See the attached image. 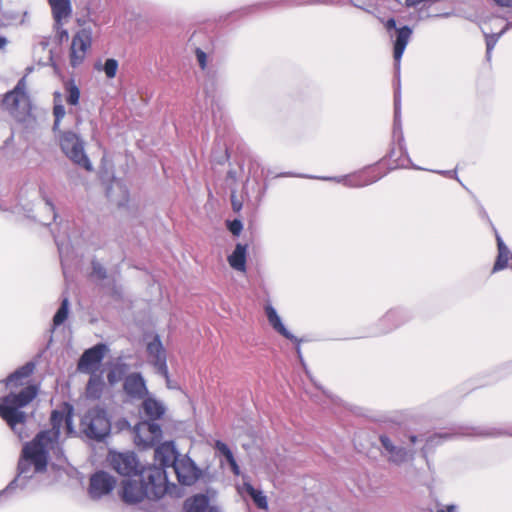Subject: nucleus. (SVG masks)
<instances>
[{
  "label": "nucleus",
  "mask_w": 512,
  "mask_h": 512,
  "mask_svg": "<svg viewBox=\"0 0 512 512\" xmlns=\"http://www.w3.org/2000/svg\"><path fill=\"white\" fill-rule=\"evenodd\" d=\"M385 28L387 30L395 29L396 28V21L394 18H389L385 23Z\"/></svg>",
  "instance_id": "obj_43"
},
{
  "label": "nucleus",
  "mask_w": 512,
  "mask_h": 512,
  "mask_svg": "<svg viewBox=\"0 0 512 512\" xmlns=\"http://www.w3.org/2000/svg\"><path fill=\"white\" fill-rule=\"evenodd\" d=\"M169 383H170V380H169V381H167V384H169ZM168 388H171V385H168Z\"/></svg>",
  "instance_id": "obj_57"
},
{
  "label": "nucleus",
  "mask_w": 512,
  "mask_h": 512,
  "mask_svg": "<svg viewBox=\"0 0 512 512\" xmlns=\"http://www.w3.org/2000/svg\"><path fill=\"white\" fill-rule=\"evenodd\" d=\"M117 426L120 430L122 429H125V428H129L130 427V424L129 422L123 418V419H120L118 422H117Z\"/></svg>",
  "instance_id": "obj_44"
},
{
  "label": "nucleus",
  "mask_w": 512,
  "mask_h": 512,
  "mask_svg": "<svg viewBox=\"0 0 512 512\" xmlns=\"http://www.w3.org/2000/svg\"><path fill=\"white\" fill-rule=\"evenodd\" d=\"M118 61L114 58H109L105 61L103 70L107 76V78L112 79L116 76L118 70Z\"/></svg>",
  "instance_id": "obj_32"
},
{
  "label": "nucleus",
  "mask_w": 512,
  "mask_h": 512,
  "mask_svg": "<svg viewBox=\"0 0 512 512\" xmlns=\"http://www.w3.org/2000/svg\"><path fill=\"white\" fill-rule=\"evenodd\" d=\"M65 107L59 103L55 104L53 108V115L55 117L54 124H53V130L56 131L60 127V122L65 116Z\"/></svg>",
  "instance_id": "obj_33"
},
{
  "label": "nucleus",
  "mask_w": 512,
  "mask_h": 512,
  "mask_svg": "<svg viewBox=\"0 0 512 512\" xmlns=\"http://www.w3.org/2000/svg\"><path fill=\"white\" fill-rule=\"evenodd\" d=\"M39 193L41 199L45 202V208L51 213V221H55L57 218V213L55 212V206L52 200L47 196L42 188H40Z\"/></svg>",
  "instance_id": "obj_34"
},
{
  "label": "nucleus",
  "mask_w": 512,
  "mask_h": 512,
  "mask_svg": "<svg viewBox=\"0 0 512 512\" xmlns=\"http://www.w3.org/2000/svg\"><path fill=\"white\" fill-rule=\"evenodd\" d=\"M128 370V365L125 363H115L107 374V380L110 385L118 383L123 374Z\"/></svg>",
  "instance_id": "obj_28"
},
{
  "label": "nucleus",
  "mask_w": 512,
  "mask_h": 512,
  "mask_svg": "<svg viewBox=\"0 0 512 512\" xmlns=\"http://www.w3.org/2000/svg\"><path fill=\"white\" fill-rule=\"evenodd\" d=\"M412 35V29L403 26L397 30V37L394 43V60H395V91H394V128H400V112H401V85H400V61L405 48Z\"/></svg>",
  "instance_id": "obj_7"
},
{
  "label": "nucleus",
  "mask_w": 512,
  "mask_h": 512,
  "mask_svg": "<svg viewBox=\"0 0 512 512\" xmlns=\"http://www.w3.org/2000/svg\"><path fill=\"white\" fill-rule=\"evenodd\" d=\"M196 58H197V61L199 63V66L201 67L202 70H205L206 66H207V55L204 51H202L201 49L197 48L196 49Z\"/></svg>",
  "instance_id": "obj_39"
},
{
  "label": "nucleus",
  "mask_w": 512,
  "mask_h": 512,
  "mask_svg": "<svg viewBox=\"0 0 512 512\" xmlns=\"http://www.w3.org/2000/svg\"><path fill=\"white\" fill-rule=\"evenodd\" d=\"M236 206H238V203L233 202L234 209H236Z\"/></svg>",
  "instance_id": "obj_55"
},
{
  "label": "nucleus",
  "mask_w": 512,
  "mask_h": 512,
  "mask_svg": "<svg viewBox=\"0 0 512 512\" xmlns=\"http://www.w3.org/2000/svg\"><path fill=\"white\" fill-rule=\"evenodd\" d=\"M123 389L133 399H143L148 393L145 380L140 373H131L126 376Z\"/></svg>",
  "instance_id": "obj_17"
},
{
  "label": "nucleus",
  "mask_w": 512,
  "mask_h": 512,
  "mask_svg": "<svg viewBox=\"0 0 512 512\" xmlns=\"http://www.w3.org/2000/svg\"><path fill=\"white\" fill-rule=\"evenodd\" d=\"M104 388V382L100 375L91 374L86 386V396L89 399L97 400L101 397Z\"/></svg>",
  "instance_id": "obj_26"
},
{
  "label": "nucleus",
  "mask_w": 512,
  "mask_h": 512,
  "mask_svg": "<svg viewBox=\"0 0 512 512\" xmlns=\"http://www.w3.org/2000/svg\"><path fill=\"white\" fill-rule=\"evenodd\" d=\"M108 351L106 344L99 343L84 351L78 362V370L83 373H96L99 364Z\"/></svg>",
  "instance_id": "obj_14"
},
{
  "label": "nucleus",
  "mask_w": 512,
  "mask_h": 512,
  "mask_svg": "<svg viewBox=\"0 0 512 512\" xmlns=\"http://www.w3.org/2000/svg\"><path fill=\"white\" fill-rule=\"evenodd\" d=\"M479 214L480 216L485 219L487 222H489V224L491 225V227L494 229H496L493 225V223L491 222L486 210L481 206L480 209H479Z\"/></svg>",
  "instance_id": "obj_42"
},
{
  "label": "nucleus",
  "mask_w": 512,
  "mask_h": 512,
  "mask_svg": "<svg viewBox=\"0 0 512 512\" xmlns=\"http://www.w3.org/2000/svg\"><path fill=\"white\" fill-rule=\"evenodd\" d=\"M499 433L496 429H484L480 427H461L458 431L453 433H436L425 440V445L422 448L421 452L424 457L427 455V451L438 445L440 442L444 440L451 439L454 435H464V436H496Z\"/></svg>",
  "instance_id": "obj_10"
},
{
  "label": "nucleus",
  "mask_w": 512,
  "mask_h": 512,
  "mask_svg": "<svg viewBox=\"0 0 512 512\" xmlns=\"http://www.w3.org/2000/svg\"><path fill=\"white\" fill-rule=\"evenodd\" d=\"M55 242H56V245L58 247V251H59L60 257L62 258L63 257V252H64V245L60 244L56 238H55Z\"/></svg>",
  "instance_id": "obj_49"
},
{
  "label": "nucleus",
  "mask_w": 512,
  "mask_h": 512,
  "mask_svg": "<svg viewBox=\"0 0 512 512\" xmlns=\"http://www.w3.org/2000/svg\"><path fill=\"white\" fill-rule=\"evenodd\" d=\"M34 369V363L27 362L25 365L15 370L6 378L5 385L7 387H18L20 385H23L24 380H26L28 377L32 375Z\"/></svg>",
  "instance_id": "obj_19"
},
{
  "label": "nucleus",
  "mask_w": 512,
  "mask_h": 512,
  "mask_svg": "<svg viewBox=\"0 0 512 512\" xmlns=\"http://www.w3.org/2000/svg\"><path fill=\"white\" fill-rule=\"evenodd\" d=\"M510 24H506L505 27L496 34L484 33L486 39V57L488 60L491 58L492 50L495 47L499 38L509 29Z\"/></svg>",
  "instance_id": "obj_31"
},
{
  "label": "nucleus",
  "mask_w": 512,
  "mask_h": 512,
  "mask_svg": "<svg viewBox=\"0 0 512 512\" xmlns=\"http://www.w3.org/2000/svg\"><path fill=\"white\" fill-rule=\"evenodd\" d=\"M3 105L13 115L17 117V113H29L31 109L30 97L26 92L25 77L21 78L14 89L6 93L3 99Z\"/></svg>",
  "instance_id": "obj_9"
},
{
  "label": "nucleus",
  "mask_w": 512,
  "mask_h": 512,
  "mask_svg": "<svg viewBox=\"0 0 512 512\" xmlns=\"http://www.w3.org/2000/svg\"><path fill=\"white\" fill-rule=\"evenodd\" d=\"M91 44L92 33L90 29L83 28L73 36L70 47V64L72 67H77L83 63Z\"/></svg>",
  "instance_id": "obj_12"
},
{
  "label": "nucleus",
  "mask_w": 512,
  "mask_h": 512,
  "mask_svg": "<svg viewBox=\"0 0 512 512\" xmlns=\"http://www.w3.org/2000/svg\"><path fill=\"white\" fill-rule=\"evenodd\" d=\"M494 233L498 247V256L493 266V272H496L506 268L508 265V260L510 257L512 258V256L508 247L505 245L501 236L499 235L497 229H494Z\"/></svg>",
  "instance_id": "obj_22"
},
{
  "label": "nucleus",
  "mask_w": 512,
  "mask_h": 512,
  "mask_svg": "<svg viewBox=\"0 0 512 512\" xmlns=\"http://www.w3.org/2000/svg\"><path fill=\"white\" fill-rule=\"evenodd\" d=\"M395 438L400 444H396L388 435L383 434L379 436V441L382 446L381 454L388 462L395 465L412 461L416 454L413 445L418 441V436L414 434L398 433Z\"/></svg>",
  "instance_id": "obj_5"
},
{
  "label": "nucleus",
  "mask_w": 512,
  "mask_h": 512,
  "mask_svg": "<svg viewBox=\"0 0 512 512\" xmlns=\"http://www.w3.org/2000/svg\"><path fill=\"white\" fill-rule=\"evenodd\" d=\"M36 396V386L29 385L17 394L10 393L0 399V416L18 435L19 439L28 437L24 429L27 415L21 411V408L28 405Z\"/></svg>",
  "instance_id": "obj_4"
},
{
  "label": "nucleus",
  "mask_w": 512,
  "mask_h": 512,
  "mask_svg": "<svg viewBox=\"0 0 512 512\" xmlns=\"http://www.w3.org/2000/svg\"><path fill=\"white\" fill-rule=\"evenodd\" d=\"M236 206H238V203L233 202L234 209H236Z\"/></svg>",
  "instance_id": "obj_56"
},
{
  "label": "nucleus",
  "mask_w": 512,
  "mask_h": 512,
  "mask_svg": "<svg viewBox=\"0 0 512 512\" xmlns=\"http://www.w3.org/2000/svg\"><path fill=\"white\" fill-rule=\"evenodd\" d=\"M92 275L97 277L100 280H103L107 277V271L103 267V265L97 260L92 261Z\"/></svg>",
  "instance_id": "obj_36"
},
{
  "label": "nucleus",
  "mask_w": 512,
  "mask_h": 512,
  "mask_svg": "<svg viewBox=\"0 0 512 512\" xmlns=\"http://www.w3.org/2000/svg\"><path fill=\"white\" fill-rule=\"evenodd\" d=\"M321 179H322V180H335V181H340V179H338V178H331V177H322Z\"/></svg>",
  "instance_id": "obj_53"
},
{
  "label": "nucleus",
  "mask_w": 512,
  "mask_h": 512,
  "mask_svg": "<svg viewBox=\"0 0 512 512\" xmlns=\"http://www.w3.org/2000/svg\"><path fill=\"white\" fill-rule=\"evenodd\" d=\"M246 251L247 246L238 243L235 250L228 256L229 265L237 271L244 272L246 270Z\"/></svg>",
  "instance_id": "obj_24"
},
{
  "label": "nucleus",
  "mask_w": 512,
  "mask_h": 512,
  "mask_svg": "<svg viewBox=\"0 0 512 512\" xmlns=\"http://www.w3.org/2000/svg\"><path fill=\"white\" fill-rule=\"evenodd\" d=\"M228 175H229L230 177H234V172H233V171H229V172H228Z\"/></svg>",
  "instance_id": "obj_54"
},
{
  "label": "nucleus",
  "mask_w": 512,
  "mask_h": 512,
  "mask_svg": "<svg viewBox=\"0 0 512 512\" xmlns=\"http://www.w3.org/2000/svg\"><path fill=\"white\" fill-rule=\"evenodd\" d=\"M446 176H448L450 178H456L459 181V179L457 178L456 172L455 173H446Z\"/></svg>",
  "instance_id": "obj_52"
},
{
  "label": "nucleus",
  "mask_w": 512,
  "mask_h": 512,
  "mask_svg": "<svg viewBox=\"0 0 512 512\" xmlns=\"http://www.w3.org/2000/svg\"><path fill=\"white\" fill-rule=\"evenodd\" d=\"M142 408L144 414L149 418L150 422H154L155 420L160 419L165 412L163 405L152 398L144 399Z\"/></svg>",
  "instance_id": "obj_25"
},
{
  "label": "nucleus",
  "mask_w": 512,
  "mask_h": 512,
  "mask_svg": "<svg viewBox=\"0 0 512 512\" xmlns=\"http://www.w3.org/2000/svg\"><path fill=\"white\" fill-rule=\"evenodd\" d=\"M402 322H404L403 313L399 310H391L380 320V324L386 326L387 324L392 323V325L383 329L382 332H388L393 328H396Z\"/></svg>",
  "instance_id": "obj_27"
},
{
  "label": "nucleus",
  "mask_w": 512,
  "mask_h": 512,
  "mask_svg": "<svg viewBox=\"0 0 512 512\" xmlns=\"http://www.w3.org/2000/svg\"><path fill=\"white\" fill-rule=\"evenodd\" d=\"M244 487L247 493L251 496L254 503L260 509H267L268 503L266 496L262 493V491L256 490L251 484L245 483Z\"/></svg>",
  "instance_id": "obj_29"
},
{
  "label": "nucleus",
  "mask_w": 512,
  "mask_h": 512,
  "mask_svg": "<svg viewBox=\"0 0 512 512\" xmlns=\"http://www.w3.org/2000/svg\"><path fill=\"white\" fill-rule=\"evenodd\" d=\"M149 361L157 369V373L169 381V372L166 361V352L158 335L147 344Z\"/></svg>",
  "instance_id": "obj_15"
},
{
  "label": "nucleus",
  "mask_w": 512,
  "mask_h": 512,
  "mask_svg": "<svg viewBox=\"0 0 512 512\" xmlns=\"http://www.w3.org/2000/svg\"><path fill=\"white\" fill-rule=\"evenodd\" d=\"M380 178V175H372L371 172H363L357 175L344 178L343 181L344 184L348 187L358 188L373 184Z\"/></svg>",
  "instance_id": "obj_23"
},
{
  "label": "nucleus",
  "mask_w": 512,
  "mask_h": 512,
  "mask_svg": "<svg viewBox=\"0 0 512 512\" xmlns=\"http://www.w3.org/2000/svg\"><path fill=\"white\" fill-rule=\"evenodd\" d=\"M136 477L122 481L120 497L126 504H136L145 498L160 499L167 492L168 479L161 467H143Z\"/></svg>",
  "instance_id": "obj_2"
},
{
  "label": "nucleus",
  "mask_w": 512,
  "mask_h": 512,
  "mask_svg": "<svg viewBox=\"0 0 512 512\" xmlns=\"http://www.w3.org/2000/svg\"><path fill=\"white\" fill-rule=\"evenodd\" d=\"M456 505H448L445 509H439L437 512H456Z\"/></svg>",
  "instance_id": "obj_47"
},
{
  "label": "nucleus",
  "mask_w": 512,
  "mask_h": 512,
  "mask_svg": "<svg viewBox=\"0 0 512 512\" xmlns=\"http://www.w3.org/2000/svg\"><path fill=\"white\" fill-rule=\"evenodd\" d=\"M59 143L63 153L76 165L87 171H92L93 166L85 153L83 139L72 131L61 132Z\"/></svg>",
  "instance_id": "obj_8"
},
{
  "label": "nucleus",
  "mask_w": 512,
  "mask_h": 512,
  "mask_svg": "<svg viewBox=\"0 0 512 512\" xmlns=\"http://www.w3.org/2000/svg\"><path fill=\"white\" fill-rule=\"evenodd\" d=\"M185 512H220L216 507L209 506L206 495L198 494L188 498L184 503Z\"/></svg>",
  "instance_id": "obj_18"
},
{
  "label": "nucleus",
  "mask_w": 512,
  "mask_h": 512,
  "mask_svg": "<svg viewBox=\"0 0 512 512\" xmlns=\"http://www.w3.org/2000/svg\"><path fill=\"white\" fill-rule=\"evenodd\" d=\"M55 27L57 29V36H58L59 42L63 43L64 41H67L69 39L68 31L66 29H63L62 25L61 26L55 25Z\"/></svg>",
  "instance_id": "obj_40"
},
{
  "label": "nucleus",
  "mask_w": 512,
  "mask_h": 512,
  "mask_svg": "<svg viewBox=\"0 0 512 512\" xmlns=\"http://www.w3.org/2000/svg\"><path fill=\"white\" fill-rule=\"evenodd\" d=\"M499 6L512 7V0H494Z\"/></svg>",
  "instance_id": "obj_45"
},
{
  "label": "nucleus",
  "mask_w": 512,
  "mask_h": 512,
  "mask_svg": "<svg viewBox=\"0 0 512 512\" xmlns=\"http://www.w3.org/2000/svg\"><path fill=\"white\" fill-rule=\"evenodd\" d=\"M215 447L226 458L227 461L229 458L232 460L233 453L224 442L217 441Z\"/></svg>",
  "instance_id": "obj_37"
},
{
  "label": "nucleus",
  "mask_w": 512,
  "mask_h": 512,
  "mask_svg": "<svg viewBox=\"0 0 512 512\" xmlns=\"http://www.w3.org/2000/svg\"><path fill=\"white\" fill-rule=\"evenodd\" d=\"M435 172L446 176V173H455V170H439Z\"/></svg>",
  "instance_id": "obj_51"
},
{
  "label": "nucleus",
  "mask_w": 512,
  "mask_h": 512,
  "mask_svg": "<svg viewBox=\"0 0 512 512\" xmlns=\"http://www.w3.org/2000/svg\"><path fill=\"white\" fill-rule=\"evenodd\" d=\"M69 313V299L64 296L61 305L53 317V326L58 327L65 322Z\"/></svg>",
  "instance_id": "obj_30"
},
{
  "label": "nucleus",
  "mask_w": 512,
  "mask_h": 512,
  "mask_svg": "<svg viewBox=\"0 0 512 512\" xmlns=\"http://www.w3.org/2000/svg\"><path fill=\"white\" fill-rule=\"evenodd\" d=\"M74 408L64 403L60 409L53 410L50 417L51 429L40 431L32 441L26 442L18 462V474L4 492L15 488H25L28 481L36 473H43L47 469L50 454L59 459L63 455L59 441L61 427L65 423L68 432L73 431Z\"/></svg>",
  "instance_id": "obj_1"
},
{
  "label": "nucleus",
  "mask_w": 512,
  "mask_h": 512,
  "mask_svg": "<svg viewBox=\"0 0 512 512\" xmlns=\"http://www.w3.org/2000/svg\"><path fill=\"white\" fill-rule=\"evenodd\" d=\"M265 312L270 325L275 331L281 334L283 337L289 340H297V338L290 333L281 321V318L277 314V311L271 305L265 307Z\"/></svg>",
  "instance_id": "obj_21"
},
{
  "label": "nucleus",
  "mask_w": 512,
  "mask_h": 512,
  "mask_svg": "<svg viewBox=\"0 0 512 512\" xmlns=\"http://www.w3.org/2000/svg\"><path fill=\"white\" fill-rule=\"evenodd\" d=\"M114 470L124 476L139 475V463L134 453H117L111 457Z\"/></svg>",
  "instance_id": "obj_16"
},
{
  "label": "nucleus",
  "mask_w": 512,
  "mask_h": 512,
  "mask_svg": "<svg viewBox=\"0 0 512 512\" xmlns=\"http://www.w3.org/2000/svg\"><path fill=\"white\" fill-rule=\"evenodd\" d=\"M294 342L297 343V346H296V352H297V355L299 357V359L302 361V353H301V349H300V340L297 339V340H293Z\"/></svg>",
  "instance_id": "obj_48"
},
{
  "label": "nucleus",
  "mask_w": 512,
  "mask_h": 512,
  "mask_svg": "<svg viewBox=\"0 0 512 512\" xmlns=\"http://www.w3.org/2000/svg\"><path fill=\"white\" fill-rule=\"evenodd\" d=\"M231 467V470L233 471V473L235 475H239L240 473V469H239V466L234 458V456H232V460L229 458L228 461H227Z\"/></svg>",
  "instance_id": "obj_41"
},
{
  "label": "nucleus",
  "mask_w": 512,
  "mask_h": 512,
  "mask_svg": "<svg viewBox=\"0 0 512 512\" xmlns=\"http://www.w3.org/2000/svg\"><path fill=\"white\" fill-rule=\"evenodd\" d=\"M154 458L159 464L156 465L157 467H161L164 471L171 468L182 485H192L200 477L201 471L196 464L188 456H181L173 442L158 445L154 452ZM165 473L167 474V472Z\"/></svg>",
  "instance_id": "obj_3"
},
{
  "label": "nucleus",
  "mask_w": 512,
  "mask_h": 512,
  "mask_svg": "<svg viewBox=\"0 0 512 512\" xmlns=\"http://www.w3.org/2000/svg\"><path fill=\"white\" fill-rule=\"evenodd\" d=\"M228 228L233 235H239L243 229L242 222L240 220H233L228 222Z\"/></svg>",
  "instance_id": "obj_38"
},
{
  "label": "nucleus",
  "mask_w": 512,
  "mask_h": 512,
  "mask_svg": "<svg viewBox=\"0 0 512 512\" xmlns=\"http://www.w3.org/2000/svg\"><path fill=\"white\" fill-rule=\"evenodd\" d=\"M7 43H8L7 39L5 37H3V36H0V49L5 48Z\"/></svg>",
  "instance_id": "obj_50"
},
{
  "label": "nucleus",
  "mask_w": 512,
  "mask_h": 512,
  "mask_svg": "<svg viewBox=\"0 0 512 512\" xmlns=\"http://www.w3.org/2000/svg\"><path fill=\"white\" fill-rule=\"evenodd\" d=\"M116 483L117 480L114 476L105 471H97L90 477L88 494L91 499L99 500L110 494L114 490Z\"/></svg>",
  "instance_id": "obj_13"
},
{
  "label": "nucleus",
  "mask_w": 512,
  "mask_h": 512,
  "mask_svg": "<svg viewBox=\"0 0 512 512\" xmlns=\"http://www.w3.org/2000/svg\"><path fill=\"white\" fill-rule=\"evenodd\" d=\"M52 8L55 25L61 26L62 20L71 16L72 8L70 0H48Z\"/></svg>",
  "instance_id": "obj_20"
},
{
  "label": "nucleus",
  "mask_w": 512,
  "mask_h": 512,
  "mask_svg": "<svg viewBox=\"0 0 512 512\" xmlns=\"http://www.w3.org/2000/svg\"><path fill=\"white\" fill-rule=\"evenodd\" d=\"M135 443L137 446L149 448L162 439V429L158 423L141 421L134 427Z\"/></svg>",
  "instance_id": "obj_11"
},
{
  "label": "nucleus",
  "mask_w": 512,
  "mask_h": 512,
  "mask_svg": "<svg viewBox=\"0 0 512 512\" xmlns=\"http://www.w3.org/2000/svg\"><path fill=\"white\" fill-rule=\"evenodd\" d=\"M80 99V90L76 85L68 87L67 103L70 105H77Z\"/></svg>",
  "instance_id": "obj_35"
},
{
  "label": "nucleus",
  "mask_w": 512,
  "mask_h": 512,
  "mask_svg": "<svg viewBox=\"0 0 512 512\" xmlns=\"http://www.w3.org/2000/svg\"><path fill=\"white\" fill-rule=\"evenodd\" d=\"M80 429L87 438L103 441L111 431L107 411L99 406L89 409L81 419Z\"/></svg>",
  "instance_id": "obj_6"
},
{
  "label": "nucleus",
  "mask_w": 512,
  "mask_h": 512,
  "mask_svg": "<svg viewBox=\"0 0 512 512\" xmlns=\"http://www.w3.org/2000/svg\"><path fill=\"white\" fill-rule=\"evenodd\" d=\"M228 159H229L228 150H227V149H225V152H224L223 156H221L220 158L216 159V162H217L218 164H223V163H225Z\"/></svg>",
  "instance_id": "obj_46"
}]
</instances>
